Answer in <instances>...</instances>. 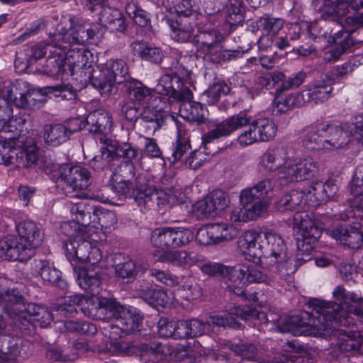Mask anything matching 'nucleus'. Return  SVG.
<instances>
[{
	"instance_id": "1a4fd4ad",
	"label": "nucleus",
	"mask_w": 363,
	"mask_h": 363,
	"mask_svg": "<svg viewBox=\"0 0 363 363\" xmlns=\"http://www.w3.org/2000/svg\"><path fill=\"white\" fill-rule=\"evenodd\" d=\"M44 171L52 179L63 181L73 190L86 189L90 184L91 174L85 167L71 163L59 164L52 160H41Z\"/></svg>"
},
{
	"instance_id": "dca6fc26",
	"label": "nucleus",
	"mask_w": 363,
	"mask_h": 363,
	"mask_svg": "<svg viewBox=\"0 0 363 363\" xmlns=\"http://www.w3.org/2000/svg\"><path fill=\"white\" fill-rule=\"evenodd\" d=\"M13 296L16 298V311L25 312L27 311L28 317L33 320L35 325L41 328L48 327L52 322V314L46 308L33 303H26L17 289H13Z\"/></svg>"
},
{
	"instance_id": "a211bd4d",
	"label": "nucleus",
	"mask_w": 363,
	"mask_h": 363,
	"mask_svg": "<svg viewBox=\"0 0 363 363\" xmlns=\"http://www.w3.org/2000/svg\"><path fill=\"white\" fill-rule=\"evenodd\" d=\"M349 8L354 11L363 9V0H323L322 16L333 23L337 22V26Z\"/></svg>"
},
{
	"instance_id": "4be33fe9",
	"label": "nucleus",
	"mask_w": 363,
	"mask_h": 363,
	"mask_svg": "<svg viewBox=\"0 0 363 363\" xmlns=\"http://www.w3.org/2000/svg\"><path fill=\"white\" fill-rule=\"evenodd\" d=\"M13 289L11 293L6 294V301H8L3 308L7 310V315L13 320L15 325L23 333L30 334L33 331L35 324L33 320L28 317L27 311L25 312L16 311V298L13 296Z\"/></svg>"
},
{
	"instance_id": "c756f323",
	"label": "nucleus",
	"mask_w": 363,
	"mask_h": 363,
	"mask_svg": "<svg viewBox=\"0 0 363 363\" xmlns=\"http://www.w3.org/2000/svg\"><path fill=\"white\" fill-rule=\"evenodd\" d=\"M350 189L351 194L354 195L350 202L351 208L363 213V164L355 169ZM360 225H363V218L361 219Z\"/></svg>"
},
{
	"instance_id": "f3484780",
	"label": "nucleus",
	"mask_w": 363,
	"mask_h": 363,
	"mask_svg": "<svg viewBox=\"0 0 363 363\" xmlns=\"http://www.w3.org/2000/svg\"><path fill=\"white\" fill-rule=\"evenodd\" d=\"M34 255L24 242L15 236H7L0 242V258L9 261L26 262Z\"/></svg>"
},
{
	"instance_id": "e433bc0d",
	"label": "nucleus",
	"mask_w": 363,
	"mask_h": 363,
	"mask_svg": "<svg viewBox=\"0 0 363 363\" xmlns=\"http://www.w3.org/2000/svg\"><path fill=\"white\" fill-rule=\"evenodd\" d=\"M131 48L134 55L152 63H160L163 57V52L159 48L144 43L134 42L131 44Z\"/></svg>"
},
{
	"instance_id": "5fc2aeb1",
	"label": "nucleus",
	"mask_w": 363,
	"mask_h": 363,
	"mask_svg": "<svg viewBox=\"0 0 363 363\" xmlns=\"http://www.w3.org/2000/svg\"><path fill=\"white\" fill-rule=\"evenodd\" d=\"M325 137L322 128L311 130L305 136L303 145L309 151H320L325 150Z\"/></svg>"
},
{
	"instance_id": "9d476101",
	"label": "nucleus",
	"mask_w": 363,
	"mask_h": 363,
	"mask_svg": "<svg viewBox=\"0 0 363 363\" xmlns=\"http://www.w3.org/2000/svg\"><path fill=\"white\" fill-rule=\"evenodd\" d=\"M169 72L162 75L154 88V91L163 96H169L177 101L192 98V93L187 87L183 88L182 78L186 75L187 70L179 61L173 63Z\"/></svg>"
},
{
	"instance_id": "20e7f679",
	"label": "nucleus",
	"mask_w": 363,
	"mask_h": 363,
	"mask_svg": "<svg viewBox=\"0 0 363 363\" xmlns=\"http://www.w3.org/2000/svg\"><path fill=\"white\" fill-rule=\"evenodd\" d=\"M111 117L105 110H95L86 118V129L95 134H100L99 140L101 145V156L104 159H133L137 157V150L128 143H119L102 135L110 129Z\"/></svg>"
},
{
	"instance_id": "49530a36",
	"label": "nucleus",
	"mask_w": 363,
	"mask_h": 363,
	"mask_svg": "<svg viewBox=\"0 0 363 363\" xmlns=\"http://www.w3.org/2000/svg\"><path fill=\"white\" fill-rule=\"evenodd\" d=\"M33 352V345L30 341L22 339L20 337H11L9 345L8 357L14 358L21 356L26 358Z\"/></svg>"
},
{
	"instance_id": "473e14b6",
	"label": "nucleus",
	"mask_w": 363,
	"mask_h": 363,
	"mask_svg": "<svg viewBox=\"0 0 363 363\" xmlns=\"http://www.w3.org/2000/svg\"><path fill=\"white\" fill-rule=\"evenodd\" d=\"M165 114L162 109L151 107L149 104L145 106L141 112V120L146 124L145 128L147 133H154L164 123Z\"/></svg>"
},
{
	"instance_id": "c03bdc74",
	"label": "nucleus",
	"mask_w": 363,
	"mask_h": 363,
	"mask_svg": "<svg viewBox=\"0 0 363 363\" xmlns=\"http://www.w3.org/2000/svg\"><path fill=\"white\" fill-rule=\"evenodd\" d=\"M199 268L201 272L209 277H222L225 279L227 286L230 283L231 267H228L222 264L202 260L199 262Z\"/></svg>"
},
{
	"instance_id": "cd10ccee",
	"label": "nucleus",
	"mask_w": 363,
	"mask_h": 363,
	"mask_svg": "<svg viewBox=\"0 0 363 363\" xmlns=\"http://www.w3.org/2000/svg\"><path fill=\"white\" fill-rule=\"evenodd\" d=\"M101 25L112 32L123 33L126 30V24L123 13L117 9L104 7L100 13Z\"/></svg>"
},
{
	"instance_id": "412c9836",
	"label": "nucleus",
	"mask_w": 363,
	"mask_h": 363,
	"mask_svg": "<svg viewBox=\"0 0 363 363\" xmlns=\"http://www.w3.org/2000/svg\"><path fill=\"white\" fill-rule=\"evenodd\" d=\"M143 357L145 358L148 354L155 357L156 359H162L168 354L170 358L177 361H183L186 357L191 356L188 346L177 345L171 347L168 345L153 342L150 345H146Z\"/></svg>"
},
{
	"instance_id": "b1692460",
	"label": "nucleus",
	"mask_w": 363,
	"mask_h": 363,
	"mask_svg": "<svg viewBox=\"0 0 363 363\" xmlns=\"http://www.w3.org/2000/svg\"><path fill=\"white\" fill-rule=\"evenodd\" d=\"M162 262L179 267H189L203 260V257L194 251L167 250L160 257Z\"/></svg>"
},
{
	"instance_id": "4468645a",
	"label": "nucleus",
	"mask_w": 363,
	"mask_h": 363,
	"mask_svg": "<svg viewBox=\"0 0 363 363\" xmlns=\"http://www.w3.org/2000/svg\"><path fill=\"white\" fill-rule=\"evenodd\" d=\"M250 116L246 112L240 111L218 123L213 129L203 136V141L205 143H209L213 140L229 136L236 130L250 125Z\"/></svg>"
},
{
	"instance_id": "37998d69",
	"label": "nucleus",
	"mask_w": 363,
	"mask_h": 363,
	"mask_svg": "<svg viewBox=\"0 0 363 363\" xmlns=\"http://www.w3.org/2000/svg\"><path fill=\"white\" fill-rule=\"evenodd\" d=\"M143 321V316L136 308L125 310L123 315L118 320V323L125 333H131L139 330Z\"/></svg>"
},
{
	"instance_id": "c85d7f7f",
	"label": "nucleus",
	"mask_w": 363,
	"mask_h": 363,
	"mask_svg": "<svg viewBox=\"0 0 363 363\" xmlns=\"http://www.w3.org/2000/svg\"><path fill=\"white\" fill-rule=\"evenodd\" d=\"M272 270L291 288H295V264L291 256L287 255L284 259L277 262H269Z\"/></svg>"
},
{
	"instance_id": "4d7b16f0",
	"label": "nucleus",
	"mask_w": 363,
	"mask_h": 363,
	"mask_svg": "<svg viewBox=\"0 0 363 363\" xmlns=\"http://www.w3.org/2000/svg\"><path fill=\"white\" fill-rule=\"evenodd\" d=\"M48 57L45 65V72L50 75L58 74L65 66V55L62 52L61 49L58 50L56 53H52Z\"/></svg>"
},
{
	"instance_id": "09e8293b",
	"label": "nucleus",
	"mask_w": 363,
	"mask_h": 363,
	"mask_svg": "<svg viewBox=\"0 0 363 363\" xmlns=\"http://www.w3.org/2000/svg\"><path fill=\"white\" fill-rule=\"evenodd\" d=\"M152 245L160 250L172 249V227L155 229L150 236Z\"/></svg>"
},
{
	"instance_id": "2eb2a0df",
	"label": "nucleus",
	"mask_w": 363,
	"mask_h": 363,
	"mask_svg": "<svg viewBox=\"0 0 363 363\" xmlns=\"http://www.w3.org/2000/svg\"><path fill=\"white\" fill-rule=\"evenodd\" d=\"M345 326L343 323L333 324L329 337L336 338L337 345L341 352L355 355L363 354V335L356 336L355 333L339 328Z\"/></svg>"
},
{
	"instance_id": "052dcab7",
	"label": "nucleus",
	"mask_w": 363,
	"mask_h": 363,
	"mask_svg": "<svg viewBox=\"0 0 363 363\" xmlns=\"http://www.w3.org/2000/svg\"><path fill=\"white\" fill-rule=\"evenodd\" d=\"M64 325L67 330L72 333L94 335L97 332L96 325L87 321L68 320L65 322Z\"/></svg>"
},
{
	"instance_id": "39448f33",
	"label": "nucleus",
	"mask_w": 363,
	"mask_h": 363,
	"mask_svg": "<svg viewBox=\"0 0 363 363\" xmlns=\"http://www.w3.org/2000/svg\"><path fill=\"white\" fill-rule=\"evenodd\" d=\"M297 206L303 210L299 211L296 207V228H298L296 235V267L312 259L314 247L320 236L323 225L310 211L311 206L303 203Z\"/></svg>"
},
{
	"instance_id": "7ed1b4c3",
	"label": "nucleus",
	"mask_w": 363,
	"mask_h": 363,
	"mask_svg": "<svg viewBox=\"0 0 363 363\" xmlns=\"http://www.w3.org/2000/svg\"><path fill=\"white\" fill-rule=\"evenodd\" d=\"M338 306L326 303V301L318 298H311L304 305L301 313V319L296 315V336H315L328 337L331 333L333 324L335 323L333 313Z\"/></svg>"
},
{
	"instance_id": "bf43d9fd",
	"label": "nucleus",
	"mask_w": 363,
	"mask_h": 363,
	"mask_svg": "<svg viewBox=\"0 0 363 363\" xmlns=\"http://www.w3.org/2000/svg\"><path fill=\"white\" fill-rule=\"evenodd\" d=\"M93 221L98 219L99 224L102 228L111 230L113 228L117 223L116 213L109 210H95L92 212Z\"/></svg>"
},
{
	"instance_id": "f704fd0d",
	"label": "nucleus",
	"mask_w": 363,
	"mask_h": 363,
	"mask_svg": "<svg viewBox=\"0 0 363 363\" xmlns=\"http://www.w3.org/2000/svg\"><path fill=\"white\" fill-rule=\"evenodd\" d=\"M333 38L335 47L331 50V55L335 60H337L346 50L354 45V40L351 37V33L343 29L333 32L331 30L329 33Z\"/></svg>"
},
{
	"instance_id": "ddd939ff",
	"label": "nucleus",
	"mask_w": 363,
	"mask_h": 363,
	"mask_svg": "<svg viewBox=\"0 0 363 363\" xmlns=\"http://www.w3.org/2000/svg\"><path fill=\"white\" fill-rule=\"evenodd\" d=\"M48 157L32 140H27L23 145L16 144L14 140L4 138L0 140V159H40Z\"/></svg>"
},
{
	"instance_id": "79ce46f5",
	"label": "nucleus",
	"mask_w": 363,
	"mask_h": 363,
	"mask_svg": "<svg viewBox=\"0 0 363 363\" xmlns=\"http://www.w3.org/2000/svg\"><path fill=\"white\" fill-rule=\"evenodd\" d=\"M43 138L45 142L52 146H57L67 141L69 134L65 125H46L44 127Z\"/></svg>"
},
{
	"instance_id": "58836bf2",
	"label": "nucleus",
	"mask_w": 363,
	"mask_h": 363,
	"mask_svg": "<svg viewBox=\"0 0 363 363\" xmlns=\"http://www.w3.org/2000/svg\"><path fill=\"white\" fill-rule=\"evenodd\" d=\"M126 308L113 299L101 298L99 301V313L106 320H115L117 322Z\"/></svg>"
},
{
	"instance_id": "393cba45",
	"label": "nucleus",
	"mask_w": 363,
	"mask_h": 363,
	"mask_svg": "<svg viewBox=\"0 0 363 363\" xmlns=\"http://www.w3.org/2000/svg\"><path fill=\"white\" fill-rule=\"evenodd\" d=\"M166 22L172 31V38L178 42H187L194 34L195 24L193 16H179L177 20L167 18Z\"/></svg>"
},
{
	"instance_id": "f8f14e48",
	"label": "nucleus",
	"mask_w": 363,
	"mask_h": 363,
	"mask_svg": "<svg viewBox=\"0 0 363 363\" xmlns=\"http://www.w3.org/2000/svg\"><path fill=\"white\" fill-rule=\"evenodd\" d=\"M267 279V276L255 265H238L231 267L230 283L226 289L238 296H242L247 283H263Z\"/></svg>"
},
{
	"instance_id": "72a5a7b5",
	"label": "nucleus",
	"mask_w": 363,
	"mask_h": 363,
	"mask_svg": "<svg viewBox=\"0 0 363 363\" xmlns=\"http://www.w3.org/2000/svg\"><path fill=\"white\" fill-rule=\"evenodd\" d=\"M77 280L79 286L90 295L94 296L99 294L101 280L97 272L81 269L79 270Z\"/></svg>"
},
{
	"instance_id": "e2e57ef3",
	"label": "nucleus",
	"mask_w": 363,
	"mask_h": 363,
	"mask_svg": "<svg viewBox=\"0 0 363 363\" xmlns=\"http://www.w3.org/2000/svg\"><path fill=\"white\" fill-rule=\"evenodd\" d=\"M116 275L122 279H134L138 274V269L133 260L126 258L124 261L115 265Z\"/></svg>"
},
{
	"instance_id": "423d86ee",
	"label": "nucleus",
	"mask_w": 363,
	"mask_h": 363,
	"mask_svg": "<svg viewBox=\"0 0 363 363\" xmlns=\"http://www.w3.org/2000/svg\"><path fill=\"white\" fill-rule=\"evenodd\" d=\"M13 88L10 84L0 83V138L17 139L23 145L25 143L23 136L28 133L26 127L28 116L18 114L12 116L9 100L12 99Z\"/></svg>"
},
{
	"instance_id": "2f4dec72",
	"label": "nucleus",
	"mask_w": 363,
	"mask_h": 363,
	"mask_svg": "<svg viewBox=\"0 0 363 363\" xmlns=\"http://www.w3.org/2000/svg\"><path fill=\"white\" fill-rule=\"evenodd\" d=\"M201 53L203 55V59L206 62L215 65L233 61L240 54L237 50L225 49L222 43H218Z\"/></svg>"
},
{
	"instance_id": "a19ab883",
	"label": "nucleus",
	"mask_w": 363,
	"mask_h": 363,
	"mask_svg": "<svg viewBox=\"0 0 363 363\" xmlns=\"http://www.w3.org/2000/svg\"><path fill=\"white\" fill-rule=\"evenodd\" d=\"M253 131H255L259 141H269L277 133V126L274 123L268 118H259L252 123Z\"/></svg>"
},
{
	"instance_id": "4c0bfd02",
	"label": "nucleus",
	"mask_w": 363,
	"mask_h": 363,
	"mask_svg": "<svg viewBox=\"0 0 363 363\" xmlns=\"http://www.w3.org/2000/svg\"><path fill=\"white\" fill-rule=\"evenodd\" d=\"M191 98L181 101L182 102L179 107L181 116L188 121L199 123H204L205 109L201 104L191 101Z\"/></svg>"
},
{
	"instance_id": "c9c22d12",
	"label": "nucleus",
	"mask_w": 363,
	"mask_h": 363,
	"mask_svg": "<svg viewBox=\"0 0 363 363\" xmlns=\"http://www.w3.org/2000/svg\"><path fill=\"white\" fill-rule=\"evenodd\" d=\"M4 83L6 84H10L13 87L12 99L9 100V102H13L17 107L28 109H36L40 108L42 106V101L36 98V96H40L38 94L31 93L29 91L23 94L18 91V89L12 85L11 83L6 82Z\"/></svg>"
},
{
	"instance_id": "680f3d73",
	"label": "nucleus",
	"mask_w": 363,
	"mask_h": 363,
	"mask_svg": "<svg viewBox=\"0 0 363 363\" xmlns=\"http://www.w3.org/2000/svg\"><path fill=\"white\" fill-rule=\"evenodd\" d=\"M135 174L133 160H121L113 172V177H121L125 181L134 182Z\"/></svg>"
},
{
	"instance_id": "6e6d98bb",
	"label": "nucleus",
	"mask_w": 363,
	"mask_h": 363,
	"mask_svg": "<svg viewBox=\"0 0 363 363\" xmlns=\"http://www.w3.org/2000/svg\"><path fill=\"white\" fill-rule=\"evenodd\" d=\"M194 238L193 232L186 228L172 227V249L185 247Z\"/></svg>"
},
{
	"instance_id": "3c124183",
	"label": "nucleus",
	"mask_w": 363,
	"mask_h": 363,
	"mask_svg": "<svg viewBox=\"0 0 363 363\" xmlns=\"http://www.w3.org/2000/svg\"><path fill=\"white\" fill-rule=\"evenodd\" d=\"M225 6V21L230 26H237L244 21L241 0H228Z\"/></svg>"
},
{
	"instance_id": "13d9d810",
	"label": "nucleus",
	"mask_w": 363,
	"mask_h": 363,
	"mask_svg": "<svg viewBox=\"0 0 363 363\" xmlns=\"http://www.w3.org/2000/svg\"><path fill=\"white\" fill-rule=\"evenodd\" d=\"M326 303H331L333 305L338 306V308L335 310V313H333V320H335V323H343L341 319H343V318H337L339 315V312L340 311H348L349 306H357L358 307H363V298L358 294L354 293V292H348L346 299V303L345 306V308H342V306L340 304H337V303L333 302V301H328L326 302Z\"/></svg>"
},
{
	"instance_id": "774afa93",
	"label": "nucleus",
	"mask_w": 363,
	"mask_h": 363,
	"mask_svg": "<svg viewBox=\"0 0 363 363\" xmlns=\"http://www.w3.org/2000/svg\"><path fill=\"white\" fill-rule=\"evenodd\" d=\"M258 26L262 28L266 33H277L282 27L283 21L280 18H272L265 15L258 21Z\"/></svg>"
},
{
	"instance_id": "f257e3e1",
	"label": "nucleus",
	"mask_w": 363,
	"mask_h": 363,
	"mask_svg": "<svg viewBox=\"0 0 363 363\" xmlns=\"http://www.w3.org/2000/svg\"><path fill=\"white\" fill-rule=\"evenodd\" d=\"M98 31L96 25L87 28L84 25L74 24V19L71 16H62L53 33L51 44L54 45V50H50V52L56 53L61 49L65 55V64L69 67L71 74L74 75L77 68L89 62L88 55H91L79 46L93 39Z\"/></svg>"
},
{
	"instance_id": "6ab92c4d",
	"label": "nucleus",
	"mask_w": 363,
	"mask_h": 363,
	"mask_svg": "<svg viewBox=\"0 0 363 363\" xmlns=\"http://www.w3.org/2000/svg\"><path fill=\"white\" fill-rule=\"evenodd\" d=\"M16 230L19 240L31 251H34L43 241V233L32 220L26 219L16 223Z\"/></svg>"
},
{
	"instance_id": "0eeeda50",
	"label": "nucleus",
	"mask_w": 363,
	"mask_h": 363,
	"mask_svg": "<svg viewBox=\"0 0 363 363\" xmlns=\"http://www.w3.org/2000/svg\"><path fill=\"white\" fill-rule=\"evenodd\" d=\"M309 176L306 169H296V199H300L299 206L303 203L308 206H315L328 201L337 194L338 187L333 181L310 182L307 181Z\"/></svg>"
},
{
	"instance_id": "a878e982",
	"label": "nucleus",
	"mask_w": 363,
	"mask_h": 363,
	"mask_svg": "<svg viewBox=\"0 0 363 363\" xmlns=\"http://www.w3.org/2000/svg\"><path fill=\"white\" fill-rule=\"evenodd\" d=\"M91 301L89 298L81 294H75L65 297L60 302L54 304L53 309L62 316H69L77 313V308L79 307L81 311L86 313V307Z\"/></svg>"
},
{
	"instance_id": "69168bd1",
	"label": "nucleus",
	"mask_w": 363,
	"mask_h": 363,
	"mask_svg": "<svg viewBox=\"0 0 363 363\" xmlns=\"http://www.w3.org/2000/svg\"><path fill=\"white\" fill-rule=\"evenodd\" d=\"M79 74L80 77V81L84 84H87L88 83L91 84L93 86H94V81L95 79H101L100 74L99 76H96L93 66L92 62L89 61L88 63H86V65H82L77 68L74 70V74Z\"/></svg>"
},
{
	"instance_id": "8fccbe9b",
	"label": "nucleus",
	"mask_w": 363,
	"mask_h": 363,
	"mask_svg": "<svg viewBox=\"0 0 363 363\" xmlns=\"http://www.w3.org/2000/svg\"><path fill=\"white\" fill-rule=\"evenodd\" d=\"M230 350L242 357L240 363H257V347L250 342H240L230 346Z\"/></svg>"
},
{
	"instance_id": "5701e85b",
	"label": "nucleus",
	"mask_w": 363,
	"mask_h": 363,
	"mask_svg": "<svg viewBox=\"0 0 363 363\" xmlns=\"http://www.w3.org/2000/svg\"><path fill=\"white\" fill-rule=\"evenodd\" d=\"M330 235L351 249H359L363 245V232L354 226L339 225L330 230Z\"/></svg>"
},
{
	"instance_id": "de8ad7c7",
	"label": "nucleus",
	"mask_w": 363,
	"mask_h": 363,
	"mask_svg": "<svg viewBox=\"0 0 363 363\" xmlns=\"http://www.w3.org/2000/svg\"><path fill=\"white\" fill-rule=\"evenodd\" d=\"M91 206L87 205L84 201L74 203L70 208V212L74 216L73 220L82 227L91 223Z\"/></svg>"
},
{
	"instance_id": "ea45409f",
	"label": "nucleus",
	"mask_w": 363,
	"mask_h": 363,
	"mask_svg": "<svg viewBox=\"0 0 363 363\" xmlns=\"http://www.w3.org/2000/svg\"><path fill=\"white\" fill-rule=\"evenodd\" d=\"M224 40L225 36L217 29L201 30L197 35V51L201 53L218 43H223Z\"/></svg>"
},
{
	"instance_id": "f03ea898",
	"label": "nucleus",
	"mask_w": 363,
	"mask_h": 363,
	"mask_svg": "<svg viewBox=\"0 0 363 363\" xmlns=\"http://www.w3.org/2000/svg\"><path fill=\"white\" fill-rule=\"evenodd\" d=\"M238 246L245 259L253 262L262 257L269 259V262H277L288 255L284 239L273 233L247 230L239 238Z\"/></svg>"
},
{
	"instance_id": "338daca9",
	"label": "nucleus",
	"mask_w": 363,
	"mask_h": 363,
	"mask_svg": "<svg viewBox=\"0 0 363 363\" xmlns=\"http://www.w3.org/2000/svg\"><path fill=\"white\" fill-rule=\"evenodd\" d=\"M149 273L157 281H160L169 287L177 286L179 283L178 277L173 275L171 273H167L163 270L152 268L150 269Z\"/></svg>"
},
{
	"instance_id": "0e129e2a",
	"label": "nucleus",
	"mask_w": 363,
	"mask_h": 363,
	"mask_svg": "<svg viewBox=\"0 0 363 363\" xmlns=\"http://www.w3.org/2000/svg\"><path fill=\"white\" fill-rule=\"evenodd\" d=\"M208 196L203 199L196 201L193 205V211L199 219H203L211 216H214L217 213L214 210Z\"/></svg>"
},
{
	"instance_id": "7c9ffc66",
	"label": "nucleus",
	"mask_w": 363,
	"mask_h": 363,
	"mask_svg": "<svg viewBox=\"0 0 363 363\" xmlns=\"http://www.w3.org/2000/svg\"><path fill=\"white\" fill-rule=\"evenodd\" d=\"M153 91L154 90L139 81L130 82L126 89L129 99L133 104L140 106H146L150 104L154 98Z\"/></svg>"
},
{
	"instance_id": "9b49d317",
	"label": "nucleus",
	"mask_w": 363,
	"mask_h": 363,
	"mask_svg": "<svg viewBox=\"0 0 363 363\" xmlns=\"http://www.w3.org/2000/svg\"><path fill=\"white\" fill-rule=\"evenodd\" d=\"M128 74L126 63L122 60H111L108 61L101 70V79H95L94 87L101 94L110 95L118 91L117 84H121Z\"/></svg>"
},
{
	"instance_id": "6e6552de",
	"label": "nucleus",
	"mask_w": 363,
	"mask_h": 363,
	"mask_svg": "<svg viewBox=\"0 0 363 363\" xmlns=\"http://www.w3.org/2000/svg\"><path fill=\"white\" fill-rule=\"evenodd\" d=\"M112 176L111 190L118 196L133 198L139 206L149 208L154 199H159L158 193L148 186L143 174H138L134 182L125 181Z\"/></svg>"
},
{
	"instance_id": "603ef678",
	"label": "nucleus",
	"mask_w": 363,
	"mask_h": 363,
	"mask_svg": "<svg viewBox=\"0 0 363 363\" xmlns=\"http://www.w3.org/2000/svg\"><path fill=\"white\" fill-rule=\"evenodd\" d=\"M39 268V274L45 282L60 286L61 272L47 261L39 260L36 262Z\"/></svg>"
},
{
	"instance_id": "bb28decb",
	"label": "nucleus",
	"mask_w": 363,
	"mask_h": 363,
	"mask_svg": "<svg viewBox=\"0 0 363 363\" xmlns=\"http://www.w3.org/2000/svg\"><path fill=\"white\" fill-rule=\"evenodd\" d=\"M53 40V34H50V40L48 43L47 45H43L42 44H38L31 47H28L27 48L23 50L24 55L26 56V62H23V51L21 50L19 52H16V57L15 60V65H16L18 63L23 64V67L26 68L28 65H31L35 63L38 60L43 58L47 51L49 50H54L53 44H51Z\"/></svg>"
},
{
	"instance_id": "a18cd8bd",
	"label": "nucleus",
	"mask_w": 363,
	"mask_h": 363,
	"mask_svg": "<svg viewBox=\"0 0 363 363\" xmlns=\"http://www.w3.org/2000/svg\"><path fill=\"white\" fill-rule=\"evenodd\" d=\"M91 248L90 242L80 239L70 240L66 244V250L68 256L76 258L81 262H86L89 259V250Z\"/></svg>"
},
{
	"instance_id": "aec40b11",
	"label": "nucleus",
	"mask_w": 363,
	"mask_h": 363,
	"mask_svg": "<svg viewBox=\"0 0 363 363\" xmlns=\"http://www.w3.org/2000/svg\"><path fill=\"white\" fill-rule=\"evenodd\" d=\"M324 135L325 150H334L342 148L349 142L347 140V125H345V130L342 124L339 121H332L321 127Z\"/></svg>"
},
{
	"instance_id": "864d4df0",
	"label": "nucleus",
	"mask_w": 363,
	"mask_h": 363,
	"mask_svg": "<svg viewBox=\"0 0 363 363\" xmlns=\"http://www.w3.org/2000/svg\"><path fill=\"white\" fill-rule=\"evenodd\" d=\"M208 225L214 243L230 240L235 237V229L231 225L226 223H211Z\"/></svg>"
}]
</instances>
